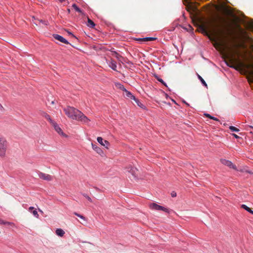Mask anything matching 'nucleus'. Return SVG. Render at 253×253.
Returning a JSON list of instances; mask_svg holds the SVG:
<instances>
[{
    "instance_id": "8",
    "label": "nucleus",
    "mask_w": 253,
    "mask_h": 253,
    "mask_svg": "<svg viewBox=\"0 0 253 253\" xmlns=\"http://www.w3.org/2000/svg\"><path fill=\"white\" fill-rule=\"evenodd\" d=\"M97 140L101 145L104 146L106 148H108L110 145L109 142L107 140H104L101 137H98Z\"/></svg>"
},
{
    "instance_id": "4",
    "label": "nucleus",
    "mask_w": 253,
    "mask_h": 253,
    "mask_svg": "<svg viewBox=\"0 0 253 253\" xmlns=\"http://www.w3.org/2000/svg\"><path fill=\"white\" fill-rule=\"evenodd\" d=\"M150 208H151V209H152L153 210H156V211H163L168 213H169L172 211V210H171L167 209V208H165L164 207L159 205L157 204L156 203H152L150 205Z\"/></svg>"
},
{
    "instance_id": "6",
    "label": "nucleus",
    "mask_w": 253,
    "mask_h": 253,
    "mask_svg": "<svg viewBox=\"0 0 253 253\" xmlns=\"http://www.w3.org/2000/svg\"><path fill=\"white\" fill-rule=\"evenodd\" d=\"M126 171L130 173L134 178H137L138 175L136 172L138 171L137 168L133 167L131 166H128L126 168Z\"/></svg>"
},
{
    "instance_id": "18",
    "label": "nucleus",
    "mask_w": 253,
    "mask_h": 253,
    "mask_svg": "<svg viewBox=\"0 0 253 253\" xmlns=\"http://www.w3.org/2000/svg\"><path fill=\"white\" fill-rule=\"evenodd\" d=\"M43 117H44V118H45L47 120H48V121L49 122V123H50L51 125H52L53 124H54V122H53V121L51 120V119L50 117L49 116V115H48L47 113H44L43 114Z\"/></svg>"
},
{
    "instance_id": "28",
    "label": "nucleus",
    "mask_w": 253,
    "mask_h": 253,
    "mask_svg": "<svg viewBox=\"0 0 253 253\" xmlns=\"http://www.w3.org/2000/svg\"><path fill=\"white\" fill-rule=\"evenodd\" d=\"M118 85H119V87L121 89H122V90H123V91H124V92H125V90H126V89L124 87V85H123L121 84H118Z\"/></svg>"
},
{
    "instance_id": "36",
    "label": "nucleus",
    "mask_w": 253,
    "mask_h": 253,
    "mask_svg": "<svg viewBox=\"0 0 253 253\" xmlns=\"http://www.w3.org/2000/svg\"><path fill=\"white\" fill-rule=\"evenodd\" d=\"M233 135L236 138H238L239 137V136L235 134H233Z\"/></svg>"
},
{
    "instance_id": "20",
    "label": "nucleus",
    "mask_w": 253,
    "mask_h": 253,
    "mask_svg": "<svg viewBox=\"0 0 253 253\" xmlns=\"http://www.w3.org/2000/svg\"><path fill=\"white\" fill-rule=\"evenodd\" d=\"M205 115L207 117V118H209L211 119H212V120H215V121H219V120L216 118H215L214 117H212L211 116L210 114H205Z\"/></svg>"
},
{
    "instance_id": "25",
    "label": "nucleus",
    "mask_w": 253,
    "mask_h": 253,
    "mask_svg": "<svg viewBox=\"0 0 253 253\" xmlns=\"http://www.w3.org/2000/svg\"><path fill=\"white\" fill-rule=\"evenodd\" d=\"M74 214L75 215H76V216L79 217L81 219H84V220H85V217L83 215H82L81 214H79V213H78L77 212H75L74 213Z\"/></svg>"
},
{
    "instance_id": "15",
    "label": "nucleus",
    "mask_w": 253,
    "mask_h": 253,
    "mask_svg": "<svg viewBox=\"0 0 253 253\" xmlns=\"http://www.w3.org/2000/svg\"><path fill=\"white\" fill-rule=\"evenodd\" d=\"M55 233L57 235L60 237H62L65 234L64 231L61 229V228H58L56 230Z\"/></svg>"
},
{
    "instance_id": "33",
    "label": "nucleus",
    "mask_w": 253,
    "mask_h": 253,
    "mask_svg": "<svg viewBox=\"0 0 253 253\" xmlns=\"http://www.w3.org/2000/svg\"><path fill=\"white\" fill-rule=\"evenodd\" d=\"M135 100V102L137 103V105H138V106H139L141 107V105H142V104H141V103H139V101H138L137 99H136V100Z\"/></svg>"
},
{
    "instance_id": "13",
    "label": "nucleus",
    "mask_w": 253,
    "mask_h": 253,
    "mask_svg": "<svg viewBox=\"0 0 253 253\" xmlns=\"http://www.w3.org/2000/svg\"><path fill=\"white\" fill-rule=\"evenodd\" d=\"M108 64L110 68H111L113 70L117 71V65L116 62L111 59V61L109 62H108Z\"/></svg>"
},
{
    "instance_id": "32",
    "label": "nucleus",
    "mask_w": 253,
    "mask_h": 253,
    "mask_svg": "<svg viewBox=\"0 0 253 253\" xmlns=\"http://www.w3.org/2000/svg\"><path fill=\"white\" fill-rule=\"evenodd\" d=\"M4 111V108L0 104V112H3Z\"/></svg>"
},
{
    "instance_id": "35",
    "label": "nucleus",
    "mask_w": 253,
    "mask_h": 253,
    "mask_svg": "<svg viewBox=\"0 0 253 253\" xmlns=\"http://www.w3.org/2000/svg\"><path fill=\"white\" fill-rule=\"evenodd\" d=\"M219 20H220L221 21H222V22H225V20H224V19L223 18H222V17H219Z\"/></svg>"
},
{
    "instance_id": "9",
    "label": "nucleus",
    "mask_w": 253,
    "mask_h": 253,
    "mask_svg": "<svg viewBox=\"0 0 253 253\" xmlns=\"http://www.w3.org/2000/svg\"><path fill=\"white\" fill-rule=\"evenodd\" d=\"M53 37L56 40L60 41L61 42H63L65 44H69V42L64 39L63 37L58 34H53Z\"/></svg>"
},
{
    "instance_id": "26",
    "label": "nucleus",
    "mask_w": 253,
    "mask_h": 253,
    "mask_svg": "<svg viewBox=\"0 0 253 253\" xmlns=\"http://www.w3.org/2000/svg\"><path fill=\"white\" fill-rule=\"evenodd\" d=\"M83 195L87 199V200L88 201H89L90 202H92V199L90 198V197H89L87 194H85V193H84L83 194Z\"/></svg>"
},
{
    "instance_id": "10",
    "label": "nucleus",
    "mask_w": 253,
    "mask_h": 253,
    "mask_svg": "<svg viewBox=\"0 0 253 253\" xmlns=\"http://www.w3.org/2000/svg\"><path fill=\"white\" fill-rule=\"evenodd\" d=\"M54 127L55 131L60 135L66 137V135L64 133L61 128L57 125L55 122L52 125Z\"/></svg>"
},
{
    "instance_id": "5",
    "label": "nucleus",
    "mask_w": 253,
    "mask_h": 253,
    "mask_svg": "<svg viewBox=\"0 0 253 253\" xmlns=\"http://www.w3.org/2000/svg\"><path fill=\"white\" fill-rule=\"evenodd\" d=\"M220 161L222 164L229 167L230 168H232L233 169L236 170L240 171L241 172L244 171V170L242 169H237V167L235 165H234L231 161H229L227 159H220Z\"/></svg>"
},
{
    "instance_id": "16",
    "label": "nucleus",
    "mask_w": 253,
    "mask_h": 253,
    "mask_svg": "<svg viewBox=\"0 0 253 253\" xmlns=\"http://www.w3.org/2000/svg\"><path fill=\"white\" fill-rule=\"evenodd\" d=\"M156 40L155 38L152 37H146L142 39H139L138 41H142V42H148V41H152Z\"/></svg>"
},
{
    "instance_id": "12",
    "label": "nucleus",
    "mask_w": 253,
    "mask_h": 253,
    "mask_svg": "<svg viewBox=\"0 0 253 253\" xmlns=\"http://www.w3.org/2000/svg\"><path fill=\"white\" fill-rule=\"evenodd\" d=\"M124 95L126 97L128 98H130L131 99L136 100V98L134 95H133L131 92L127 91V90H125V91L124 92Z\"/></svg>"
},
{
    "instance_id": "37",
    "label": "nucleus",
    "mask_w": 253,
    "mask_h": 253,
    "mask_svg": "<svg viewBox=\"0 0 253 253\" xmlns=\"http://www.w3.org/2000/svg\"><path fill=\"white\" fill-rule=\"evenodd\" d=\"M0 223L5 224V223L3 222V220L0 219Z\"/></svg>"
},
{
    "instance_id": "2",
    "label": "nucleus",
    "mask_w": 253,
    "mask_h": 253,
    "mask_svg": "<svg viewBox=\"0 0 253 253\" xmlns=\"http://www.w3.org/2000/svg\"><path fill=\"white\" fill-rule=\"evenodd\" d=\"M66 115L70 118L87 124L90 120L82 112L74 107L68 106L64 109Z\"/></svg>"
},
{
    "instance_id": "40",
    "label": "nucleus",
    "mask_w": 253,
    "mask_h": 253,
    "mask_svg": "<svg viewBox=\"0 0 253 253\" xmlns=\"http://www.w3.org/2000/svg\"><path fill=\"white\" fill-rule=\"evenodd\" d=\"M245 171H246V172H248V173H251V172L250 171H249V170H246Z\"/></svg>"
},
{
    "instance_id": "24",
    "label": "nucleus",
    "mask_w": 253,
    "mask_h": 253,
    "mask_svg": "<svg viewBox=\"0 0 253 253\" xmlns=\"http://www.w3.org/2000/svg\"><path fill=\"white\" fill-rule=\"evenodd\" d=\"M229 129L232 131L238 132V131H239V129L238 128H237V127H235L234 126H230Z\"/></svg>"
},
{
    "instance_id": "7",
    "label": "nucleus",
    "mask_w": 253,
    "mask_h": 253,
    "mask_svg": "<svg viewBox=\"0 0 253 253\" xmlns=\"http://www.w3.org/2000/svg\"><path fill=\"white\" fill-rule=\"evenodd\" d=\"M39 176L40 178L47 181H50L52 180V176L50 175L45 174L42 172H40L39 173Z\"/></svg>"
},
{
    "instance_id": "14",
    "label": "nucleus",
    "mask_w": 253,
    "mask_h": 253,
    "mask_svg": "<svg viewBox=\"0 0 253 253\" xmlns=\"http://www.w3.org/2000/svg\"><path fill=\"white\" fill-rule=\"evenodd\" d=\"M241 207L253 215V211L252 210V209L248 207L247 205L242 204L241 205Z\"/></svg>"
},
{
    "instance_id": "30",
    "label": "nucleus",
    "mask_w": 253,
    "mask_h": 253,
    "mask_svg": "<svg viewBox=\"0 0 253 253\" xmlns=\"http://www.w3.org/2000/svg\"><path fill=\"white\" fill-rule=\"evenodd\" d=\"M171 196L172 197H175L176 196V193L175 191H172L171 193Z\"/></svg>"
},
{
    "instance_id": "43",
    "label": "nucleus",
    "mask_w": 253,
    "mask_h": 253,
    "mask_svg": "<svg viewBox=\"0 0 253 253\" xmlns=\"http://www.w3.org/2000/svg\"><path fill=\"white\" fill-rule=\"evenodd\" d=\"M68 13L70 12V9H68Z\"/></svg>"
},
{
    "instance_id": "3",
    "label": "nucleus",
    "mask_w": 253,
    "mask_h": 253,
    "mask_svg": "<svg viewBox=\"0 0 253 253\" xmlns=\"http://www.w3.org/2000/svg\"><path fill=\"white\" fill-rule=\"evenodd\" d=\"M7 147V142L6 139L3 137H0V156H5L6 150Z\"/></svg>"
},
{
    "instance_id": "17",
    "label": "nucleus",
    "mask_w": 253,
    "mask_h": 253,
    "mask_svg": "<svg viewBox=\"0 0 253 253\" xmlns=\"http://www.w3.org/2000/svg\"><path fill=\"white\" fill-rule=\"evenodd\" d=\"M111 55L115 56L119 61H121V58H122V56L118 54L115 51H111Z\"/></svg>"
},
{
    "instance_id": "42",
    "label": "nucleus",
    "mask_w": 253,
    "mask_h": 253,
    "mask_svg": "<svg viewBox=\"0 0 253 253\" xmlns=\"http://www.w3.org/2000/svg\"><path fill=\"white\" fill-rule=\"evenodd\" d=\"M59 0L60 2H62L64 1L65 0Z\"/></svg>"
},
{
    "instance_id": "19",
    "label": "nucleus",
    "mask_w": 253,
    "mask_h": 253,
    "mask_svg": "<svg viewBox=\"0 0 253 253\" xmlns=\"http://www.w3.org/2000/svg\"><path fill=\"white\" fill-rule=\"evenodd\" d=\"M87 26L90 28H93L95 26V24L91 19L88 18Z\"/></svg>"
},
{
    "instance_id": "21",
    "label": "nucleus",
    "mask_w": 253,
    "mask_h": 253,
    "mask_svg": "<svg viewBox=\"0 0 253 253\" xmlns=\"http://www.w3.org/2000/svg\"><path fill=\"white\" fill-rule=\"evenodd\" d=\"M246 129L247 130L250 131V133H253V126H247Z\"/></svg>"
},
{
    "instance_id": "1",
    "label": "nucleus",
    "mask_w": 253,
    "mask_h": 253,
    "mask_svg": "<svg viewBox=\"0 0 253 253\" xmlns=\"http://www.w3.org/2000/svg\"><path fill=\"white\" fill-rule=\"evenodd\" d=\"M213 31L216 37H218V41L214 40V45L216 48H222L223 50H227L231 55L230 62L232 64H236L237 66L234 65H228L232 68L237 69L239 67L245 66L244 63L235 58V55H238L239 52L236 49L239 47L237 44L234 43L232 45H229L227 42L223 39L225 35L224 31L222 28L220 24H216L213 26Z\"/></svg>"
},
{
    "instance_id": "38",
    "label": "nucleus",
    "mask_w": 253,
    "mask_h": 253,
    "mask_svg": "<svg viewBox=\"0 0 253 253\" xmlns=\"http://www.w3.org/2000/svg\"><path fill=\"white\" fill-rule=\"evenodd\" d=\"M68 33L69 34V35H72L73 37H75L71 32H68Z\"/></svg>"
},
{
    "instance_id": "44",
    "label": "nucleus",
    "mask_w": 253,
    "mask_h": 253,
    "mask_svg": "<svg viewBox=\"0 0 253 253\" xmlns=\"http://www.w3.org/2000/svg\"><path fill=\"white\" fill-rule=\"evenodd\" d=\"M251 26H252V27H253V23H252L251 24Z\"/></svg>"
},
{
    "instance_id": "39",
    "label": "nucleus",
    "mask_w": 253,
    "mask_h": 253,
    "mask_svg": "<svg viewBox=\"0 0 253 253\" xmlns=\"http://www.w3.org/2000/svg\"><path fill=\"white\" fill-rule=\"evenodd\" d=\"M97 191H99L100 190L98 188L96 187H94Z\"/></svg>"
},
{
    "instance_id": "27",
    "label": "nucleus",
    "mask_w": 253,
    "mask_h": 253,
    "mask_svg": "<svg viewBox=\"0 0 253 253\" xmlns=\"http://www.w3.org/2000/svg\"><path fill=\"white\" fill-rule=\"evenodd\" d=\"M32 213L33 214V215L36 217H38L39 216V214L38 213V212L37 211H36V210H33L32 211Z\"/></svg>"
},
{
    "instance_id": "23",
    "label": "nucleus",
    "mask_w": 253,
    "mask_h": 253,
    "mask_svg": "<svg viewBox=\"0 0 253 253\" xmlns=\"http://www.w3.org/2000/svg\"><path fill=\"white\" fill-rule=\"evenodd\" d=\"M198 78L201 81V82H202V84L205 86L206 87H207V84H206V82L205 81V80L202 78V77H201L200 75H198Z\"/></svg>"
},
{
    "instance_id": "34",
    "label": "nucleus",
    "mask_w": 253,
    "mask_h": 253,
    "mask_svg": "<svg viewBox=\"0 0 253 253\" xmlns=\"http://www.w3.org/2000/svg\"><path fill=\"white\" fill-rule=\"evenodd\" d=\"M34 208L33 207H30L29 208V211L31 212H32L33 210H34Z\"/></svg>"
},
{
    "instance_id": "29",
    "label": "nucleus",
    "mask_w": 253,
    "mask_h": 253,
    "mask_svg": "<svg viewBox=\"0 0 253 253\" xmlns=\"http://www.w3.org/2000/svg\"><path fill=\"white\" fill-rule=\"evenodd\" d=\"M39 21L40 22V23H42L43 24H44L45 25H48L47 21H43L42 20H39Z\"/></svg>"
},
{
    "instance_id": "31",
    "label": "nucleus",
    "mask_w": 253,
    "mask_h": 253,
    "mask_svg": "<svg viewBox=\"0 0 253 253\" xmlns=\"http://www.w3.org/2000/svg\"><path fill=\"white\" fill-rule=\"evenodd\" d=\"M157 80L160 82H161V83H162L163 84H164L166 86V84H165V83L164 82V81L161 79H160V78H158Z\"/></svg>"
},
{
    "instance_id": "41",
    "label": "nucleus",
    "mask_w": 253,
    "mask_h": 253,
    "mask_svg": "<svg viewBox=\"0 0 253 253\" xmlns=\"http://www.w3.org/2000/svg\"><path fill=\"white\" fill-rule=\"evenodd\" d=\"M251 66V65H247V68H250Z\"/></svg>"
},
{
    "instance_id": "22",
    "label": "nucleus",
    "mask_w": 253,
    "mask_h": 253,
    "mask_svg": "<svg viewBox=\"0 0 253 253\" xmlns=\"http://www.w3.org/2000/svg\"><path fill=\"white\" fill-rule=\"evenodd\" d=\"M72 7L78 12L82 13L81 9L78 7V6L76 4H73L72 5Z\"/></svg>"
},
{
    "instance_id": "11",
    "label": "nucleus",
    "mask_w": 253,
    "mask_h": 253,
    "mask_svg": "<svg viewBox=\"0 0 253 253\" xmlns=\"http://www.w3.org/2000/svg\"><path fill=\"white\" fill-rule=\"evenodd\" d=\"M91 146L92 149L96 152L97 153L99 154L101 157H103L102 153H103V152L102 150L96 144H94L93 143H91Z\"/></svg>"
}]
</instances>
